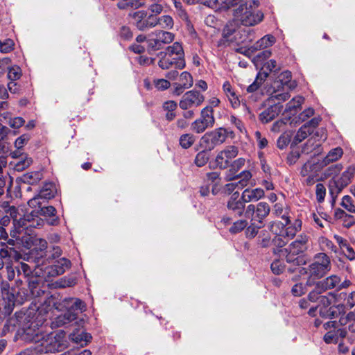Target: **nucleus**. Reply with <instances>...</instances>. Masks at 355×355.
<instances>
[{
  "label": "nucleus",
  "mask_w": 355,
  "mask_h": 355,
  "mask_svg": "<svg viewBox=\"0 0 355 355\" xmlns=\"http://www.w3.org/2000/svg\"><path fill=\"white\" fill-rule=\"evenodd\" d=\"M272 214L285 221V223L270 222L268 225L270 231L275 235L272 239L275 245L282 248L301 230L302 222L299 218L291 221L286 209L280 203L274 205Z\"/></svg>",
  "instance_id": "1"
},
{
  "label": "nucleus",
  "mask_w": 355,
  "mask_h": 355,
  "mask_svg": "<svg viewBox=\"0 0 355 355\" xmlns=\"http://www.w3.org/2000/svg\"><path fill=\"white\" fill-rule=\"evenodd\" d=\"M35 211H31L29 214L24 215L19 219L18 216H21L19 213L18 209L14 206H10L6 210V213L10 214L9 217L13 219V230L10 231V236L12 239L8 241V244L10 245H15L16 244L21 245L24 243L23 239L20 236L26 234L24 231L29 227H40L44 225V220L38 218L37 216L33 214Z\"/></svg>",
  "instance_id": "2"
},
{
  "label": "nucleus",
  "mask_w": 355,
  "mask_h": 355,
  "mask_svg": "<svg viewBox=\"0 0 355 355\" xmlns=\"http://www.w3.org/2000/svg\"><path fill=\"white\" fill-rule=\"evenodd\" d=\"M13 252L15 254V261L7 263L6 266L8 279L12 280L17 275L19 277L17 281L21 282V277H24L28 280V288L31 297H38L43 295L44 292L39 288L38 278L32 275L33 271L27 263L19 261L20 256L17 254V252L13 251Z\"/></svg>",
  "instance_id": "3"
},
{
  "label": "nucleus",
  "mask_w": 355,
  "mask_h": 355,
  "mask_svg": "<svg viewBox=\"0 0 355 355\" xmlns=\"http://www.w3.org/2000/svg\"><path fill=\"white\" fill-rule=\"evenodd\" d=\"M56 309H67V312L57 316L52 322L54 327H59L76 320L78 314L85 311V305L80 299L69 297L62 300Z\"/></svg>",
  "instance_id": "4"
},
{
  "label": "nucleus",
  "mask_w": 355,
  "mask_h": 355,
  "mask_svg": "<svg viewBox=\"0 0 355 355\" xmlns=\"http://www.w3.org/2000/svg\"><path fill=\"white\" fill-rule=\"evenodd\" d=\"M259 4L257 0H249L245 3L242 1L234 10V20L245 26H252L260 23L263 20V14L257 10Z\"/></svg>",
  "instance_id": "5"
},
{
  "label": "nucleus",
  "mask_w": 355,
  "mask_h": 355,
  "mask_svg": "<svg viewBox=\"0 0 355 355\" xmlns=\"http://www.w3.org/2000/svg\"><path fill=\"white\" fill-rule=\"evenodd\" d=\"M33 346L41 355L62 351L67 347L65 333L60 331L56 334H44L40 342Z\"/></svg>",
  "instance_id": "6"
},
{
  "label": "nucleus",
  "mask_w": 355,
  "mask_h": 355,
  "mask_svg": "<svg viewBox=\"0 0 355 355\" xmlns=\"http://www.w3.org/2000/svg\"><path fill=\"white\" fill-rule=\"evenodd\" d=\"M309 239L306 234H301L288 248L279 249L277 252H275L277 253L279 257H284L288 263L300 265L301 259L298 255L307 250Z\"/></svg>",
  "instance_id": "7"
},
{
  "label": "nucleus",
  "mask_w": 355,
  "mask_h": 355,
  "mask_svg": "<svg viewBox=\"0 0 355 355\" xmlns=\"http://www.w3.org/2000/svg\"><path fill=\"white\" fill-rule=\"evenodd\" d=\"M331 268L330 257L323 252L316 254L306 270V273L309 276L306 284L309 286L313 285L314 279L323 277L331 270Z\"/></svg>",
  "instance_id": "8"
},
{
  "label": "nucleus",
  "mask_w": 355,
  "mask_h": 355,
  "mask_svg": "<svg viewBox=\"0 0 355 355\" xmlns=\"http://www.w3.org/2000/svg\"><path fill=\"white\" fill-rule=\"evenodd\" d=\"M229 133H232V132H229L223 128L207 132L201 137L200 145L207 150H211L216 146L224 143Z\"/></svg>",
  "instance_id": "9"
},
{
  "label": "nucleus",
  "mask_w": 355,
  "mask_h": 355,
  "mask_svg": "<svg viewBox=\"0 0 355 355\" xmlns=\"http://www.w3.org/2000/svg\"><path fill=\"white\" fill-rule=\"evenodd\" d=\"M46 242L44 240H41L40 250L39 252L37 250H32L31 253V257H34V261L37 264V270L35 271V274L37 276H42L44 278L58 276L57 271L55 270L53 265L45 267L43 266L44 261H42V259L45 254L44 250H46Z\"/></svg>",
  "instance_id": "10"
},
{
  "label": "nucleus",
  "mask_w": 355,
  "mask_h": 355,
  "mask_svg": "<svg viewBox=\"0 0 355 355\" xmlns=\"http://www.w3.org/2000/svg\"><path fill=\"white\" fill-rule=\"evenodd\" d=\"M45 320L44 318L38 319V316L35 320H28L24 327V339L27 342L35 343V345L39 343L44 335L42 325Z\"/></svg>",
  "instance_id": "11"
},
{
  "label": "nucleus",
  "mask_w": 355,
  "mask_h": 355,
  "mask_svg": "<svg viewBox=\"0 0 355 355\" xmlns=\"http://www.w3.org/2000/svg\"><path fill=\"white\" fill-rule=\"evenodd\" d=\"M354 174L355 168L350 166L347 168L340 176L333 177L329 182V189L331 195L337 196L351 182Z\"/></svg>",
  "instance_id": "12"
},
{
  "label": "nucleus",
  "mask_w": 355,
  "mask_h": 355,
  "mask_svg": "<svg viewBox=\"0 0 355 355\" xmlns=\"http://www.w3.org/2000/svg\"><path fill=\"white\" fill-rule=\"evenodd\" d=\"M214 123V109L211 106H207L201 110L200 118L191 123V128L196 133L200 134L212 128Z\"/></svg>",
  "instance_id": "13"
},
{
  "label": "nucleus",
  "mask_w": 355,
  "mask_h": 355,
  "mask_svg": "<svg viewBox=\"0 0 355 355\" xmlns=\"http://www.w3.org/2000/svg\"><path fill=\"white\" fill-rule=\"evenodd\" d=\"M270 211L269 205L266 202H260L257 205L252 204L248 205L245 211V216L251 221L263 224V220L268 216Z\"/></svg>",
  "instance_id": "14"
},
{
  "label": "nucleus",
  "mask_w": 355,
  "mask_h": 355,
  "mask_svg": "<svg viewBox=\"0 0 355 355\" xmlns=\"http://www.w3.org/2000/svg\"><path fill=\"white\" fill-rule=\"evenodd\" d=\"M174 39L173 35L167 31H156L149 35L147 40L148 51H156L162 48L164 44L171 43Z\"/></svg>",
  "instance_id": "15"
},
{
  "label": "nucleus",
  "mask_w": 355,
  "mask_h": 355,
  "mask_svg": "<svg viewBox=\"0 0 355 355\" xmlns=\"http://www.w3.org/2000/svg\"><path fill=\"white\" fill-rule=\"evenodd\" d=\"M205 101L204 96L197 90L187 92L182 96L179 106L184 110L193 109L200 106Z\"/></svg>",
  "instance_id": "16"
},
{
  "label": "nucleus",
  "mask_w": 355,
  "mask_h": 355,
  "mask_svg": "<svg viewBox=\"0 0 355 355\" xmlns=\"http://www.w3.org/2000/svg\"><path fill=\"white\" fill-rule=\"evenodd\" d=\"M318 282V287L322 288V289L323 288L324 291L331 289L340 291L352 285V282L349 279H345L342 281L341 277L336 275H331Z\"/></svg>",
  "instance_id": "17"
},
{
  "label": "nucleus",
  "mask_w": 355,
  "mask_h": 355,
  "mask_svg": "<svg viewBox=\"0 0 355 355\" xmlns=\"http://www.w3.org/2000/svg\"><path fill=\"white\" fill-rule=\"evenodd\" d=\"M239 154V148L235 146H227L223 150L218 153L215 162L217 166L220 169H225L229 167L232 159Z\"/></svg>",
  "instance_id": "18"
},
{
  "label": "nucleus",
  "mask_w": 355,
  "mask_h": 355,
  "mask_svg": "<svg viewBox=\"0 0 355 355\" xmlns=\"http://www.w3.org/2000/svg\"><path fill=\"white\" fill-rule=\"evenodd\" d=\"M247 31L245 28L236 29L232 22H229L223 30V36L231 42L237 44H245L247 42Z\"/></svg>",
  "instance_id": "19"
},
{
  "label": "nucleus",
  "mask_w": 355,
  "mask_h": 355,
  "mask_svg": "<svg viewBox=\"0 0 355 355\" xmlns=\"http://www.w3.org/2000/svg\"><path fill=\"white\" fill-rule=\"evenodd\" d=\"M8 285H3V297L0 299V319H3L10 315L15 306V296L6 291Z\"/></svg>",
  "instance_id": "20"
},
{
  "label": "nucleus",
  "mask_w": 355,
  "mask_h": 355,
  "mask_svg": "<svg viewBox=\"0 0 355 355\" xmlns=\"http://www.w3.org/2000/svg\"><path fill=\"white\" fill-rule=\"evenodd\" d=\"M83 323L84 320L82 319L76 321L75 324L78 325V328H76L69 336L70 340L81 347L87 345L92 340V336L89 334L79 328L83 326Z\"/></svg>",
  "instance_id": "21"
},
{
  "label": "nucleus",
  "mask_w": 355,
  "mask_h": 355,
  "mask_svg": "<svg viewBox=\"0 0 355 355\" xmlns=\"http://www.w3.org/2000/svg\"><path fill=\"white\" fill-rule=\"evenodd\" d=\"M245 203L241 197L239 198L238 191L234 192L227 202V207L236 216H241L245 210Z\"/></svg>",
  "instance_id": "22"
},
{
  "label": "nucleus",
  "mask_w": 355,
  "mask_h": 355,
  "mask_svg": "<svg viewBox=\"0 0 355 355\" xmlns=\"http://www.w3.org/2000/svg\"><path fill=\"white\" fill-rule=\"evenodd\" d=\"M33 214L40 218L39 215L43 216L49 225H56L58 223L59 219L56 216V209L53 206L42 207L37 211L34 210ZM35 218V216H34Z\"/></svg>",
  "instance_id": "23"
},
{
  "label": "nucleus",
  "mask_w": 355,
  "mask_h": 355,
  "mask_svg": "<svg viewBox=\"0 0 355 355\" xmlns=\"http://www.w3.org/2000/svg\"><path fill=\"white\" fill-rule=\"evenodd\" d=\"M282 110V105L274 104L261 112L259 119L263 123H268L277 116Z\"/></svg>",
  "instance_id": "24"
},
{
  "label": "nucleus",
  "mask_w": 355,
  "mask_h": 355,
  "mask_svg": "<svg viewBox=\"0 0 355 355\" xmlns=\"http://www.w3.org/2000/svg\"><path fill=\"white\" fill-rule=\"evenodd\" d=\"M223 92L228 98L233 108H237L241 104L239 95L236 94L235 89L229 81H225L223 84Z\"/></svg>",
  "instance_id": "25"
},
{
  "label": "nucleus",
  "mask_w": 355,
  "mask_h": 355,
  "mask_svg": "<svg viewBox=\"0 0 355 355\" xmlns=\"http://www.w3.org/2000/svg\"><path fill=\"white\" fill-rule=\"evenodd\" d=\"M292 75L291 71H284L278 76V80L274 83V88H280V87H286L289 89L295 88L297 84L295 81H292Z\"/></svg>",
  "instance_id": "26"
},
{
  "label": "nucleus",
  "mask_w": 355,
  "mask_h": 355,
  "mask_svg": "<svg viewBox=\"0 0 355 355\" xmlns=\"http://www.w3.org/2000/svg\"><path fill=\"white\" fill-rule=\"evenodd\" d=\"M265 192L262 189H246L241 193V199L244 202H257L264 196Z\"/></svg>",
  "instance_id": "27"
},
{
  "label": "nucleus",
  "mask_w": 355,
  "mask_h": 355,
  "mask_svg": "<svg viewBox=\"0 0 355 355\" xmlns=\"http://www.w3.org/2000/svg\"><path fill=\"white\" fill-rule=\"evenodd\" d=\"M275 42V38L272 35H266L252 45L248 51L254 53L261 49L270 47Z\"/></svg>",
  "instance_id": "28"
},
{
  "label": "nucleus",
  "mask_w": 355,
  "mask_h": 355,
  "mask_svg": "<svg viewBox=\"0 0 355 355\" xmlns=\"http://www.w3.org/2000/svg\"><path fill=\"white\" fill-rule=\"evenodd\" d=\"M245 164V159L239 157L230 164V169L225 173V179L226 181H232L236 180V173L243 167Z\"/></svg>",
  "instance_id": "29"
},
{
  "label": "nucleus",
  "mask_w": 355,
  "mask_h": 355,
  "mask_svg": "<svg viewBox=\"0 0 355 355\" xmlns=\"http://www.w3.org/2000/svg\"><path fill=\"white\" fill-rule=\"evenodd\" d=\"M334 239L346 257L351 261L354 260L355 252L353 248L349 244L348 241L338 235H335Z\"/></svg>",
  "instance_id": "30"
},
{
  "label": "nucleus",
  "mask_w": 355,
  "mask_h": 355,
  "mask_svg": "<svg viewBox=\"0 0 355 355\" xmlns=\"http://www.w3.org/2000/svg\"><path fill=\"white\" fill-rule=\"evenodd\" d=\"M343 155V150L340 147H336L331 149L326 155V157L321 161V166H326L331 162L338 161L342 157Z\"/></svg>",
  "instance_id": "31"
},
{
  "label": "nucleus",
  "mask_w": 355,
  "mask_h": 355,
  "mask_svg": "<svg viewBox=\"0 0 355 355\" xmlns=\"http://www.w3.org/2000/svg\"><path fill=\"white\" fill-rule=\"evenodd\" d=\"M304 98L298 96L293 98L286 105L285 113L288 115H294L300 109L302 104L304 103Z\"/></svg>",
  "instance_id": "32"
},
{
  "label": "nucleus",
  "mask_w": 355,
  "mask_h": 355,
  "mask_svg": "<svg viewBox=\"0 0 355 355\" xmlns=\"http://www.w3.org/2000/svg\"><path fill=\"white\" fill-rule=\"evenodd\" d=\"M343 310V305L333 306L329 309H320V315L325 318H337Z\"/></svg>",
  "instance_id": "33"
},
{
  "label": "nucleus",
  "mask_w": 355,
  "mask_h": 355,
  "mask_svg": "<svg viewBox=\"0 0 355 355\" xmlns=\"http://www.w3.org/2000/svg\"><path fill=\"white\" fill-rule=\"evenodd\" d=\"M26 313L23 312H17L15 313V318H10L4 325L3 331H9L10 325L15 327L17 324H20L22 322L27 320Z\"/></svg>",
  "instance_id": "34"
},
{
  "label": "nucleus",
  "mask_w": 355,
  "mask_h": 355,
  "mask_svg": "<svg viewBox=\"0 0 355 355\" xmlns=\"http://www.w3.org/2000/svg\"><path fill=\"white\" fill-rule=\"evenodd\" d=\"M313 132V130L309 128L307 124L303 125L297 132L292 144L297 145L305 139L309 135Z\"/></svg>",
  "instance_id": "35"
},
{
  "label": "nucleus",
  "mask_w": 355,
  "mask_h": 355,
  "mask_svg": "<svg viewBox=\"0 0 355 355\" xmlns=\"http://www.w3.org/2000/svg\"><path fill=\"white\" fill-rule=\"evenodd\" d=\"M55 193V186L52 183H46L40 190L38 195L42 200H49L54 197Z\"/></svg>",
  "instance_id": "36"
},
{
  "label": "nucleus",
  "mask_w": 355,
  "mask_h": 355,
  "mask_svg": "<svg viewBox=\"0 0 355 355\" xmlns=\"http://www.w3.org/2000/svg\"><path fill=\"white\" fill-rule=\"evenodd\" d=\"M145 0H119L117 6L120 9L138 8L144 5Z\"/></svg>",
  "instance_id": "37"
},
{
  "label": "nucleus",
  "mask_w": 355,
  "mask_h": 355,
  "mask_svg": "<svg viewBox=\"0 0 355 355\" xmlns=\"http://www.w3.org/2000/svg\"><path fill=\"white\" fill-rule=\"evenodd\" d=\"M55 270L57 271L58 275H62L71 266V261L66 258H61L55 261L53 264Z\"/></svg>",
  "instance_id": "38"
},
{
  "label": "nucleus",
  "mask_w": 355,
  "mask_h": 355,
  "mask_svg": "<svg viewBox=\"0 0 355 355\" xmlns=\"http://www.w3.org/2000/svg\"><path fill=\"white\" fill-rule=\"evenodd\" d=\"M55 270L57 271L58 275H62L71 266V261L66 258H61L55 261L53 264Z\"/></svg>",
  "instance_id": "39"
},
{
  "label": "nucleus",
  "mask_w": 355,
  "mask_h": 355,
  "mask_svg": "<svg viewBox=\"0 0 355 355\" xmlns=\"http://www.w3.org/2000/svg\"><path fill=\"white\" fill-rule=\"evenodd\" d=\"M267 77L268 73L259 72L254 81L247 87V92L252 93L257 91Z\"/></svg>",
  "instance_id": "40"
},
{
  "label": "nucleus",
  "mask_w": 355,
  "mask_h": 355,
  "mask_svg": "<svg viewBox=\"0 0 355 355\" xmlns=\"http://www.w3.org/2000/svg\"><path fill=\"white\" fill-rule=\"evenodd\" d=\"M166 51L168 55L179 56V58L184 57L183 48L178 42H175L173 45L168 46Z\"/></svg>",
  "instance_id": "41"
},
{
  "label": "nucleus",
  "mask_w": 355,
  "mask_h": 355,
  "mask_svg": "<svg viewBox=\"0 0 355 355\" xmlns=\"http://www.w3.org/2000/svg\"><path fill=\"white\" fill-rule=\"evenodd\" d=\"M279 90V88H274L273 92L270 94V101L277 103L276 104L280 105V102H284L288 100L290 97V94L288 92H283L278 94L277 92Z\"/></svg>",
  "instance_id": "42"
},
{
  "label": "nucleus",
  "mask_w": 355,
  "mask_h": 355,
  "mask_svg": "<svg viewBox=\"0 0 355 355\" xmlns=\"http://www.w3.org/2000/svg\"><path fill=\"white\" fill-rule=\"evenodd\" d=\"M248 225V223L245 219H240L232 223L229 231L232 234H237L247 227Z\"/></svg>",
  "instance_id": "43"
},
{
  "label": "nucleus",
  "mask_w": 355,
  "mask_h": 355,
  "mask_svg": "<svg viewBox=\"0 0 355 355\" xmlns=\"http://www.w3.org/2000/svg\"><path fill=\"white\" fill-rule=\"evenodd\" d=\"M319 243L322 250L327 251L330 250L331 252H336L337 248L331 241L328 239L326 237H320L319 239Z\"/></svg>",
  "instance_id": "44"
},
{
  "label": "nucleus",
  "mask_w": 355,
  "mask_h": 355,
  "mask_svg": "<svg viewBox=\"0 0 355 355\" xmlns=\"http://www.w3.org/2000/svg\"><path fill=\"white\" fill-rule=\"evenodd\" d=\"M178 83L182 84L184 87L189 89L193 85V77L190 73L187 71H183L180 75Z\"/></svg>",
  "instance_id": "45"
},
{
  "label": "nucleus",
  "mask_w": 355,
  "mask_h": 355,
  "mask_svg": "<svg viewBox=\"0 0 355 355\" xmlns=\"http://www.w3.org/2000/svg\"><path fill=\"white\" fill-rule=\"evenodd\" d=\"M209 150L204 148L202 151L199 152L195 158V164L198 167L205 166L209 160Z\"/></svg>",
  "instance_id": "46"
},
{
  "label": "nucleus",
  "mask_w": 355,
  "mask_h": 355,
  "mask_svg": "<svg viewBox=\"0 0 355 355\" xmlns=\"http://www.w3.org/2000/svg\"><path fill=\"white\" fill-rule=\"evenodd\" d=\"M179 141L183 148L187 149L195 142V137L191 134H184L180 137Z\"/></svg>",
  "instance_id": "47"
},
{
  "label": "nucleus",
  "mask_w": 355,
  "mask_h": 355,
  "mask_svg": "<svg viewBox=\"0 0 355 355\" xmlns=\"http://www.w3.org/2000/svg\"><path fill=\"white\" fill-rule=\"evenodd\" d=\"M76 284V279L75 277H64L55 282V285L58 288H66L74 286Z\"/></svg>",
  "instance_id": "48"
},
{
  "label": "nucleus",
  "mask_w": 355,
  "mask_h": 355,
  "mask_svg": "<svg viewBox=\"0 0 355 355\" xmlns=\"http://www.w3.org/2000/svg\"><path fill=\"white\" fill-rule=\"evenodd\" d=\"M318 286L319 282H318L315 284L314 289L311 291L308 295V298L309 301L313 302H318L320 297H321V293L324 292V290L323 288L322 289V288H319Z\"/></svg>",
  "instance_id": "49"
},
{
  "label": "nucleus",
  "mask_w": 355,
  "mask_h": 355,
  "mask_svg": "<svg viewBox=\"0 0 355 355\" xmlns=\"http://www.w3.org/2000/svg\"><path fill=\"white\" fill-rule=\"evenodd\" d=\"M290 121V116H285L283 119L277 120L275 121L272 126V131L275 132H279L284 130L286 125Z\"/></svg>",
  "instance_id": "50"
},
{
  "label": "nucleus",
  "mask_w": 355,
  "mask_h": 355,
  "mask_svg": "<svg viewBox=\"0 0 355 355\" xmlns=\"http://www.w3.org/2000/svg\"><path fill=\"white\" fill-rule=\"evenodd\" d=\"M254 223H252L248 227L247 226L246 230H245V234L248 238H254L258 233L259 230L262 227V224H257L255 223L257 222L253 221Z\"/></svg>",
  "instance_id": "51"
},
{
  "label": "nucleus",
  "mask_w": 355,
  "mask_h": 355,
  "mask_svg": "<svg viewBox=\"0 0 355 355\" xmlns=\"http://www.w3.org/2000/svg\"><path fill=\"white\" fill-rule=\"evenodd\" d=\"M7 76L10 81H15L21 78V70L19 67H12L8 69Z\"/></svg>",
  "instance_id": "52"
},
{
  "label": "nucleus",
  "mask_w": 355,
  "mask_h": 355,
  "mask_svg": "<svg viewBox=\"0 0 355 355\" xmlns=\"http://www.w3.org/2000/svg\"><path fill=\"white\" fill-rule=\"evenodd\" d=\"M15 43L11 39H6L3 41L0 40V51L7 53L13 50Z\"/></svg>",
  "instance_id": "53"
},
{
  "label": "nucleus",
  "mask_w": 355,
  "mask_h": 355,
  "mask_svg": "<svg viewBox=\"0 0 355 355\" xmlns=\"http://www.w3.org/2000/svg\"><path fill=\"white\" fill-rule=\"evenodd\" d=\"M342 169L343 165L341 164H336L327 168L324 175L326 178L330 176L336 177V175L339 173Z\"/></svg>",
  "instance_id": "54"
},
{
  "label": "nucleus",
  "mask_w": 355,
  "mask_h": 355,
  "mask_svg": "<svg viewBox=\"0 0 355 355\" xmlns=\"http://www.w3.org/2000/svg\"><path fill=\"white\" fill-rule=\"evenodd\" d=\"M170 60L172 67L175 69H182L185 67V60L184 58L170 55Z\"/></svg>",
  "instance_id": "55"
},
{
  "label": "nucleus",
  "mask_w": 355,
  "mask_h": 355,
  "mask_svg": "<svg viewBox=\"0 0 355 355\" xmlns=\"http://www.w3.org/2000/svg\"><path fill=\"white\" fill-rule=\"evenodd\" d=\"M158 25L164 28H171L173 26V20L169 15H164L159 17Z\"/></svg>",
  "instance_id": "56"
},
{
  "label": "nucleus",
  "mask_w": 355,
  "mask_h": 355,
  "mask_svg": "<svg viewBox=\"0 0 355 355\" xmlns=\"http://www.w3.org/2000/svg\"><path fill=\"white\" fill-rule=\"evenodd\" d=\"M285 266L284 263L279 259L272 261L270 266L271 270L275 275H279L284 270Z\"/></svg>",
  "instance_id": "57"
},
{
  "label": "nucleus",
  "mask_w": 355,
  "mask_h": 355,
  "mask_svg": "<svg viewBox=\"0 0 355 355\" xmlns=\"http://www.w3.org/2000/svg\"><path fill=\"white\" fill-rule=\"evenodd\" d=\"M315 187H316L315 188L316 189L315 193H316L317 200L319 202H322L324 201L325 196H326V189H325L324 186L321 183L317 184Z\"/></svg>",
  "instance_id": "58"
},
{
  "label": "nucleus",
  "mask_w": 355,
  "mask_h": 355,
  "mask_svg": "<svg viewBox=\"0 0 355 355\" xmlns=\"http://www.w3.org/2000/svg\"><path fill=\"white\" fill-rule=\"evenodd\" d=\"M306 286L302 283L295 284L291 289V293L294 296L300 297L305 293Z\"/></svg>",
  "instance_id": "59"
},
{
  "label": "nucleus",
  "mask_w": 355,
  "mask_h": 355,
  "mask_svg": "<svg viewBox=\"0 0 355 355\" xmlns=\"http://www.w3.org/2000/svg\"><path fill=\"white\" fill-rule=\"evenodd\" d=\"M342 206L349 212L355 213V206L352 204V198L349 196H345L342 200Z\"/></svg>",
  "instance_id": "60"
},
{
  "label": "nucleus",
  "mask_w": 355,
  "mask_h": 355,
  "mask_svg": "<svg viewBox=\"0 0 355 355\" xmlns=\"http://www.w3.org/2000/svg\"><path fill=\"white\" fill-rule=\"evenodd\" d=\"M324 340L326 343H336L338 341V333L336 330H330L324 336Z\"/></svg>",
  "instance_id": "61"
},
{
  "label": "nucleus",
  "mask_w": 355,
  "mask_h": 355,
  "mask_svg": "<svg viewBox=\"0 0 355 355\" xmlns=\"http://www.w3.org/2000/svg\"><path fill=\"white\" fill-rule=\"evenodd\" d=\"M158 65L162 69H168L173 67L170 60V55L166 53L165 55L159 60Z\"/></svg>",
  "instance_id": "62"
},
{
  "label": "nucleus",
  "mask_w": 355,
  "mask_h": 355,
  "mask_svg": "<svg viewBox=\"0 0 355 355\" xmlns=\"http://www.w3.org/2000/svg\"><path fill=\"white\" fill-rule=\"evenodd\" d=\"M42 199L37 194L33 198L28 200V205L30 207L35 209L34 210L37 211L42 208Z\"/></svg>",
  "instance_id": "63"
},
{
  "label": "nucleus",
  "mask_w": 355,
  "mask_h": 355,
  "mask_svg": "<svg viewBox=\"0 0 355 355\" xmlns=\"http://www.w3.org/2000/svg\"><path fill=\"white\" fill-rule=\"evenodd\" d=\"M271 55V51L269 50H264L259 53L253 60L256 65L261 64V62L268 59Z\"/></svg>",
  "instance_id": "64"
}]
</instances>
